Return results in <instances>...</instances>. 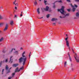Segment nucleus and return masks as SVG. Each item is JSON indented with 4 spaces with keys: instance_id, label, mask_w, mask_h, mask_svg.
<instances>
[{
    "instance_id": "052dcab7",
    "label": "nucleus",
    "mask_w": 79,
    "mask_h": 79,
    "mask_svg": "<svg viewBox=\"0 0 79 79\" xmlns=\"http://www.w3.org/2000/svg\"><path fill=\"white\" fill-rule=\"evenodd\" d=\"M0 32H2V31L0 30Z\"/></svg>"
},
{
    "instance_id": "8fccbe9b",
    "label": "nucleus",
    "mask_w": 79,
    "mask_h": 79,
    "mask_svg": "<svg viewBox=\"0 0 79 79\" xmlns=\"http://www.w3.org/2000/svg\"><path fill=\"white\" fill-rule=\"evenodd\" d=\"M23 16V15L22 14H21L20 15V16L21 17V16Z\"/></svg>"
},
{
    "instance_id": "e2e57ef3",
    "label": "nucleus",
    "mask_w": 79,
    "mask_h": 79,
    "mask_svg": "<svg viewBox=\"0 0 79 79\" xmlns=\"http://www.w3.org/2000/svg\"><path fill=\"white\" fill-rule=\"evenodd\" d=\"M40 1H41V0H39Z\"/></svg>"
},
{
    "instance_id": "2eb2a0df",
    "label": "nucleus",
    "mask_w": 79,
    "mask_h": 79,
    "mask_svg": "<svg viewBox=\"0 0 79 79\" xmlns=\"http://www.w3.org/2000/svg\"><path fill=\"white\" fill-rule=\"evenodd\" d=\"M76 16L77 17H79V13L78 12L76 14Z\"/></svg>"
},
{
    "instance_id": "dca6fc26",
    "label": "nucleus",
    "mask_w": 79,
    "mask_h": 79,
    "mask_svg": "<svg viewBox=\"0 0 79 79\" xmlns=\"http://www.w3.org/2000/svg\"><path fill=\"white\" fill-rule=\"evenodd\" d=\"M40 9L39 8L37 9V12H38V14H40V11H39Z\"/></svg>"
},
{
    "instance_id": "603ef678",
    "label": "nucleus",
    "mask_w": 79,
    "mask_h": 79,
    "mask_svg": "<svg viewBox=\"0 0 79 79\" xmlns=\"http://www.w3.org/2000/svg\"><path fill=\"white\" fill-rule=\"evenodd\" d=\"M16 16H17L16 15H15V18H16Z\"/></svg>"
},
{
    "instance_id": "6e6552de",
    "label": "nucleus",
    "mask_w": 79,
    "mask_h": 79,
    "mask_svg": "<svg viewBox=\"0 0 79 79\" xmlns=\"http://www.w3.org/2000/svg\"><path fill=\"white\" fill-rule=\"evenodd\" d=\"M57 20H58V19L56 18H52L51 20V21H57Z\"/></svg>"
},
{
    "instance_id": "9b49d317",
    "label": "nucleus",
    "mask_w": 79,
    "mask_h": 79,
    "mask_svg": "<svg viewBox=\"0 0 79 79\" xmlns=\"http://www.w3.org/2000/svg\"><path fill=\"white\" fill-rule=\"evenodd\" d=\"M18 66V64H14L13 65V67H16V66Z\"/></svg>"
},
{
    "instance_id": "aec40b11",
    "label": "nucleus",
    "mask_w": 79,
    "mask_h": 79,
    "mask_svg": "<svg viewBox=\"0 0 79 79\" xmlns=\"http://www.w3.org/2000/svg\"><path fill=\"white\" fill-rule=\"evenodd\" d=\"M3 19V17L0 15V19Z\"/></svg>"
},
{
    "instance_id": "6e6d98bb",
    "label": "nucleus",
    "mask_w": 79,
    "mask_h": 79,
    "mask_svg": "<svg viewBox=\"0 0 79 79\" xmlns=\"http://www.w3.org/2000/svg\"><path fill=\"white\" fill-rule=\"evenodd\" d=\"M12 50H15V48H12Z\"/></svg>"
},
{
    "instance_id": "72a5a7b5",
    "label": "nucleus",
    "mask_w": 79,
    "mask_h": 79,
    "mask_svg": "<svg viewBox=\"0 0 79 79\" xmlns=\"http://www.w3.org/2000/svg\"><path fill=\"white\" fill-rule=\"evenodd\" d=\"M72 71H74V68L72 67Z\"/></svg>"
},
{
    "instance_id": "a19ab883",
    "label": "nucleus",
    "mask_w": 79,
    "mask_h": 79,
    "mask_svg": "<svg viewBox=\"0 0 79 79\" xmlns=\"http://www.w3.org/2000/svg\"><path fill=\"white\" fill-rule=\"evenodd\" d=\"M67 1L68 2H70V0H67Z\"/></svg>"
},
{
    "instance_id": "4be33fe9",
    "label": "nucleus",
    "mask_w": 79,
    "mask_h": 79,
    "mask_svg": "<svg viewBox=\"0 0 79 79\" xmlns=\"http://www.w3.org/2000/svg\"><path fill=\"white\" fill-rule=\"evenodd\" d=\"M23 67H21L19 70H20V71H21V70H23Z\"/></svg>"
},
{
    "instance_id": "680f3d73",
    "label": "nucleus",
    "mask_w": 79,
    "mask_h": 79,
    "mask_svg": "<svg viewBox=\"0 0 79 79\" xmlns=\"http://www.w3.org/2000/svg\"><path fill=\"white\" fill-rule=\"evenodd\" d=\"M22 13H23V12H21V14H22Z\"/></svg>"
},
{
    "instance_id": "09e8293b",
    "label": "nucleus",
    "mask_w": 79,
    "mask_h": 79,
    "mask_svg": "<svg viewBox=\"0 0 79 79\" xmlns=\"http://www.w3.org/2000/svg\"><path fill=\"white\" fill-rule=\"evenodd\" d=\"M42 18H43V17H42L41 18H39V19H42Z\"/></svg>"
},
{
    "instance_id": "a211bd4d",
    "label": "nucleus",
    "mask_w": 79,
    "mask_h": 79,
    "mask_svg": "<svg viewBox=\"0 0 79 79\" xmlns=\"http://www.w3.org/2000/svg\"><path fill=\"white\" fill-rule=\"evenodd\" d=\"M3 38H1L0 39V42H2V41H3Z\"/></svg>"
},
{
    "instance_id": "c85d7f7f",
    "label": "nucleus",
    "mask_w": 79,
    "mask_h": 79,
    "mask_svg": "<svg viewBox=\"0 0 79 79\" xmlns=\"http://www.w3.org/2000/svg\"><path fill=\"white\" fill-rule=\"evenodd\" d=\"M10 63H13V59H12L11 60H10Z\"/></svg>"
},
{
    "instance_id": "f03ea898",
    "label": "nucleus",
    "mask_w": 79,
    "mask_h": 79,
    "mask_svg": "<svg viewBox=\"0 0 79 79\" xmlns=\"http://www.w3.org/2000/svg\"><path fill=\"white\" fill-rule=\"evenodd\" d=\"M25 52H24L22 54V56L23 57H21L19 59V62H22L23 61V64L24 65L26 61V60L27 59V57L26 56H25L24 55L25 54Z\"/></svg>"
},
{
    "instance_id": "0eeeda50",
    "label": "nucleus",
    "mask_w": 79,
    "mask_h": 79,
    "mask_svg": "<svg viewBox=\"0 0 79 79\" xmlns=\"http://www.w3.org/2000/svg\"><path fill=\"white\" fill-rule=\"evenodd\" d=\"M70 5H71V6H72V7L73 8V9L72 10V11L73 12L75 11V10H76V8H74V6H73V5L71 4Z\"/></svg>"
},
{
    "instance_id": "4c0bfd02",
    "label": "nucleus",
    "mask_w": 79,
    "mask_h": 79,
    "mask_svg": "<svg viewBox=\"0 0 79 79\" xmlns=\"http://www.w3.org/2000/svg\"><path fill=\"white\" fill-rule=\"evenodd\" d=\"M58 2H59V3H61V2H62V1H61V0H60L58 1Z\"/></svg>"
},
{
    "instance_id": "338daca9",
    "label": "nucleus",
    "mask_w": 79,
    "mask_h": 79,
    "mask_svg": "<svg viewBox=\"0 0 79 79\" xmlns=\"http://www.w3.org/2000/svg\"><path fill=\"white\" fill-rule=\"evenodd\" d=\"M59 24H60V23H59Z\"/></svg>"
},
{
    "instance_id": "bf43d9fd",
    "label": "nucleus",
    "mask_w": 79,
    "mask_h": 79,
    "mask_svg": "<svg viewBox=\"0 0 79 79\" xmlns=\"http://www.w3.org/2000/svg\"><path fill=\"white\" fill-rule=\"evenodd\" d=\"M3 8V7L2 6L1 7V8Z\"/></svg>"
},
{
    "instance_id": "4d7b16f0",
    "label": "nucleus",
    "mask_w": 79,
    "mask_h": 79,
    "mask_svg": "<svg viewBox=\"0 0 79 79\" xmlns=\"http://www.w3.org/2000/svg\"><path fill=\"white\" fill-rule=\"evenodd\" d=\"M72 51L73 52V53H74V50H73Z\"/></svg>"
},
{
    "instance_id": "e433bc0d",
    "label": "nucleus",
    "mask_w": 79,
    "mask_h": 79,
    "mask_svg": "<svg viewBox=\"0 0 79 79\" xmlns=\"http://www.w3.org/2000/svg\"><path fill=\"white\" fill-rule=\"evenodd\" d=\"M15 6H18V3H16L15 4Z\"/></svg>"
},
{
    "instance_id": "c03bdc74",
    "label": "nucleus",
    "mask_w": 79,
    "mask_h": 79,
    "mask_svg": "<svg viewBox=\"0 0 79 79\" xmlns=\"http://www.w3.org/2000/svg\"><path fill=\"white\" fill-rule=\"evenodd\" d=\"M10 71H8L7 72V73H10Z\"/></svg>"
},
{
    "instance_id": "2f4dec72",
    "label": "nucleus",
    "mask_w": 79,
    "mask_h": 79,
    "mask_svg": "<svg viewBox=\"0 0 79 79\" xmlns=\"http://www.w3.org/2000/svg\"><path fill=\"white\" fill-rule=\"evenodd\" d=\"M47 1H46V0H44V3L46 4V3H47Z\"/></svg>"
},
{
    "instance_id": "4468645a",
    "label": "nucleus",
    "mask_w": 79,
    "mask_h": 79,
    "mask_svg": "<svg viewBox=\"0 0 79 79\" xmlns=\"http://www.w3.org/2000/svg\"><path fill=\"white\" fill-rule=\"evenodd\" d=\"M4 25V23H0V27H2V26H3Z\"/></svg>"
},
{
    "instance_id": "ea45409f",
    "label": "nucleus",
    "mask_w": 79,
    "mask_h": 79,
    "mask_svg": "<svg viewBox=\"0 0 79 79\" xmlns=\"http://www.w3.org/2000/svg\"><path fill=\"white\" fill-rule=\"evenodd\" d=\"M16 2H14L13 3V4H14V5H15V4H16Z\"/></svg>"
},
{
    "instance_id": "79ce46f5",
    "label": "nucleus",
    "mask_w": 79,
    "mask_h": 79,
    "mask_svg": "<svg viewBox=\"0 0 79 79\" xmlns=\"http://www.w3.org/2000/svg\"><path fill=\"white\" fill-rule=\"evenodd\" d=\"M20 50H23V48H20Z\"/></svg>"
},
{
    "instance_id": "7c9ffc66",
    "label": "nucleus",
    "mask_w": 79,
    "mask_h": 79,
    "mask_svg": "<svg viewBox=\"0 0 79 79\" xmlns=\"http://www.w3.org/2000/svg\"><path fill=\"white\" fill-rule=\"evenodd\" d=\"M2 52L3 53H5L6 52V51H5V50H3Z\"/></svg>"
},
{
    "instance_id": "49530a36",
    "label": "nucleus",
    "mask_w": 79,
    "mask_h": 79,
    "mask_svg": "<svg viewBox=\"0 0 79 79\" xmlns=\"http://www.w3.org/2000/svg\"><path fill=\"white\" fill-rule=\"evenodd\" d=\"M31 53L30 52V55H29V58H30V57L31 56Z\"/></svg>"
},
{
    "instance_id": "39448f33",
    "label": "nucleus",
    "mask_w": 79,
    "mask_h": 79,
    "mask_svg": "<svg viewBox=\"0 0 79 79\" xmlns=\"http://www.w3.org/2000/svg\"><path fill=\"white\" fill-rule=\"evenodd\" d=\"M8 25L7 24H6L5 28L4 29V31H6L8 29Z\"/></svg>"
},
{
    "instance_id": "1a4fd4ad",
    "label": "nucleus",
    "mask_w": 79,
    "mask_h": 79,
    "mask_svg": "<svg viewBox=\"0 0 79 79\" xmlns=\"http://www.w3.org/2000/svg\"><path fill=\"white\" fill-rule=\"evenodd\" d=\"M19 71H20V70L18 69V68H17L15 69V72H19Z\"/></svg>"
},
{
    "instance_id": "b1692460",
    "label": "nucleus",
    "mask_w": 79,
    "mask_h": 79,
    "mask_svg": "<svg viewBox=\"0 0 79 79\" xmlns=\"http://www.w3.org/2000/svg\"><path fill=\"white\" fill-rule=\"evenodd\" d=\"M8 59H6L5 60V62L6 63H7V62H8Z\"/></svg>"
},
{
    "instance_id": "5fc2aeb1",
    "label": "nucleus",
    "mask_w": 79,
    "mask_h": 79,
    "mask_svg": "<svg viewBox=\"0 0 79 79\" xmlns=\"http://www.w3.org/2000/svg\"><path fill=\"white\" fill-rule=\"evenodd\" d=\"M60 18H62V17H61V16H60Z\"/></svg>"
},
{
    "instance_id": "6ab92c4d",
    "label": "nucleus",
    "mask_w": 79,
    "mask_h": 79,
    "mask_svg": "<svg viewBox=\"0 0 79 79\" xmlns=\"http://www.w3.org/2000/svg\"><path fill=\"white\" fill-rule=\"evenodd\" d=\"M46 17L47 18H48L50 17V14H48L47 15H46Z\"/></svg>"
},
{
    "instance_id": "c9c22d12",
    "label": "nucleus",
    "mask_w": 79,
    "mask_h": 79,
    "mask_svg": "<svg viewBox=\"0 0 79 79\" xmlns=\"http://www.w3.org/2000/svg\"><path fill=\"white\" fill-rule=\"evenodd\" d=\"M15 73H13L12 74V76H15Z\"/></svg>"
},
{
    "instance_id": "f3484780",
    "label": "nucleus",
    "mask_w": 79,
    "mask_h": 79,
    "mask_svg": "<svg viewBox=\"0 0 79 79\" xmlns=\"http://www.w3.org/2000/svg\"><path fill=\"white\" fill-rule=\"evenodd\" d=\"M6 70H8V65L6 66Z\"/></svg>"
},
{
    "instance_id": "ddd939ff",
    "label": "nucleus",
    "mask_w": 79,
    "mask_h": 79,
    "mask_svg": "<svg viewBox=\"0 0 79 79\" xmlns=\"http://www.w3.org/2000/svg\"><path fill=\"white\" fill-rule=\"evenodd\" d=\"M67 65V62L65 61L64 62V67H66Z\"/></svg>"
},
{
    "instance_id": "a878e982",
    "label": "nucleus",
    "mask_w": 79,
    "mask_h": 79,
    "mask_svg": "<svg viewBox=\"0 0 79 79\" xmlns=\"http://www.w3.org/2000/svg\"><path fill=\"white\" fill-rule=\"evenodd\" d=\"M8 77V79H11V78H12V77Z\"/></svg>"
},
{
    "instance_id": "a18cd8bd",
    "label": "nucleus",
    "mask_w": 79,
    "mask_h": 79,
    "mask_svg": "<svg viewBox=\"0 0 79 79\" xmlns=\"http://www.w3.org/2000/svg\"><path fill=\"white\" fill-rule=\"evenodd\" d=\"M15 10H17V7L16 6L15 7Z\"/></svg>"
},
{
    "instance_id": "7ed1b4c3",
    "label": "nucleus",
    "mask_w": 79,
    "mask_h": 79,
    "mask_svg": "<svg viewBox=\"0 0 79 79\" xmlns=\"http://www.w3.org/2000/svg\"><path fill=\"white\" fill-rule=\"evenodd\" d=\"M74 58L77 63H79V57L77 55V54L75 53V55H74Z\"/></svg>"
},
{
    "instance_id": "473e14b6",
    "label": "nucleus",
    "mask_w": 79,
    "mask_h": 79,
    "mask_svg": "<svg viewBox=\"0 0 79 79\" xmlns=\"http://www.w3.org/2000/svg\"><path fill=\"white\" fill-rule=\"evenodd\" d=\"M74 6H75V7H76V8H77V5L76 4H74Z\"/></svg>"
},
{
    "instance_id": "58836bf2",
    "label": "nucleus",
    "mask_w": 79,
    "mask_h": 79,
    "mask_svg": "<svg viewBox=\"0 0 79 79\" xmlns=\"http://www.w3.org/2000/svg\"><path fill=\"white\" fill-rule=\"evenodd\" d=\"M52 24L53 25V26H55L56 23H53Z\"/></svg>"
},
{
    "instance_id": "f257e3e1",
    "label": "nucleus",
    "mask_w": 79,
    "mask_h": 79,
    "mask_svg": "<svg viewBox=\"0 0 79 79\" xmlns=\"http://www.w3.org/2000/svg\"><path fill=\"white\" fill-rule=\"evenodd\" d=\"M64 6H62L61 9L58 10V11H60L61 14L62 15V18H65L66 16H69V14H67L66 15L64 14Z\"/></svg>"
},
{
    "instance_id": "9d476101",
    "label": "nucleus",
    "mask_w": 79,
    "mask_h": 79,
    "mask_svg": "<svg viewBox=\"0 0 79 79\" xmlns=\"http://www.w3.org/2000/svg\"><path fill=\"white\" fill-rule=\"evenodd\" d=\"M68 55L69 56L70 61H72V60H71V56H70V54H69L68 53Z\"/></svg>"
},
{
    "instance_id": "f704fd0d",
    "label": "nucleus",
    "mask_w": 79,
    "mask_h": 79,
    "mask_svg": "<svg viewBox=\"0 0 79 79\" xmlns=\"http://www.w3.org/2000/svg\"><path fill=\"white\" fill-rule=\"evenodd\" d=\"M75 2H79V0H75Z\"/></svg>"
},
{
    "instance_id": "f8f14e48",
    "label": "nucleus",
    "mask_w": 79,
    "mask_h": 79,
    "mask_svg": "<svg viewBox=\"0 0 79 79\" xmlns=\"http://www.w3.org/2000/svg\"><path fill=\"white\" fill-rule=\"evenodd\" d=\"M10 24L11 26H13V21H11L10 22Z\"/></svg>"
},
{
    "instance_id": "0e129e2a",
    "label": "nucleus",
    "mask_w": 79,
    "mask_h": 79,
    "mask_svg": "<svg viewBox=\"0 0 79 79\" xmlns=\"http://www.w3.org/2000/svg\"><path fill=\"white\" fill-rule=\"evenodd\" d=\"M11 68H10V69Z\"/></svg>"
},
{
    "instance_id": "c756f323",
    "label": "nucleus",
    "mask_w": 79,
    "mask_h": 79,
    "mask_svg": "<svg viewBox=\"0 0 79 79\" xmlns=\"http://www.w3.org/2000/svg\"><path fill=\"white\" fill-rule=\"evenodd\" d=\"M4 69H3L2 71V74H3V72H4Z\"/></svg>"
},
{
    "instance_id": "de8ad7c7",
    "label": "nucleus",
    "mask_w": 79,
    "mask_h": 79,
    "mask_svg": "<svg viewBox=\"0 0 79 79\" xmlns=\"http://www.w3.org/2000/svg\"><path fill=\"white\" fill-rule=\"evenodd\" d=\"M71 65L72 66V67H73V64H71Z\"/></svg>"
},
{
    "instance_id": "3c124183",
    "label": "nucleus",
    "mask_w": 79,
    "mask_h": 79,
    "mask_svg": "<svg viewBox=\"0 0 79 79\" xmlns=\"http://www.w3.org/2000/svg\"><path fill=\"white\" fill-rule=\"evenodd\" d=\"M15 53H18V51H16V52H15Z\"/></svg>"
},
{
    "instance_id": "412c9836",
    "label": "nucleus",
    "mask_w": 79,
    "mask_h": 79,
    "mask_svg": "<svg viewBox=\"0 0 79 79\" xmlns=\"http://www.w3.org/2000/svg\"><path fill=\"white\" fill-rule=\"evenodd\" d=\"M34 4L35 5H37V3L36 1L34 2Z\"/></svg>"
},
{
    "instance_id": "774afa93",
    "label": "nucleus",
    "mask_w": 79,
    "mask_h": 79,
    "mask_svg": "<svg viewBox=\"0 0 79 79\" xmlns=\"http://www.w3.org/2000/svg\"><path fill=\"white\" fill-rule=\"evenodd\" d=\"M74 79H75V77L74 78Z\"/></svg>"
},
{
    "instance_id": "393cba45",
    "label": "nucleus",
    "mask_w": 79,
    "mask_h": 79,
    "mask_svg": "<svg viewBox=\"0 0 79 79\" xmlns=\"http://www.w3.org/2000/svg\"><path fill=\"white\" fill-rule=\"evenodd\" d=\"M2 61H1L0 62V67L2 66Z\"/></svg>"
},
{
    "instance_id": "cd10ccee",
    "label": "nucleus",
    "mask_w": 79,
    "mask_h": 79,
    "mask_svg": "<svg viewBox=\"0 0 79 79\" xmlns=\"http://www.w3.org/2000/svg\"><path fill=\"white\" fill-rule=\"evenodd\" d=\"M67 11H68L69 12H70V11H71V9H67Z\"/></svg>"
},
{
    "instance_id": "5701e85b",
    "label": "nucleus",
    "mask_w": 79,
    "mask_h": 79,
    "mask_svg": "<svg viewBox=\"0 0 79 79\" xmlns=\"http://www.w3.org/2000/svg\"><path fill=\"white\" fill-rule=\"evenodd\" d=\"M55 3L54 2V3H53V4L54 5V6H53V8H55Z\"/></svg>"
},
{
    "instance_id": "37998d69",
    "label": "nucleus",
    "mask_w": 79,
    "mask_h": 79,
    "mask_svg": "<svg viewBox=\"0 0 79 79\" xmlns=\"http://www.w3.org/2000/svg\"><path fill=\"white\" fill-rule=\"evenodd\" d=\"M68 37L66 38L65 39V40H68Z\"/></svg>"
},
{
    "instance_id": "13d9d810",
    "label": "nucleus",
    "mask_w": 79,
    "mask_h": 79,
    "mask_svg": "<svg viewBox=\"0 0 79 79\" xmlns=\"http://www.w3.org/2000/svg\"><path fill=\"white\" fill-rule=\"evenodd\" d=\"M66 36H67V37L68 36V35L67 34L66 35Z\"/></svg>"
},
{
    "instance_id": "20e7f679",
    "label": "nucleus",
    "mask_w": 79,
    "mask_h": 79,
    "mask_svg": "<svg viewBox=\"0 0 79 79\" xmlns=\"http://www.w3.org/2000/svg\"><path fill=\"white\" fill-rule=\"evenodd\" d=\"M66 44L67 46V47L69 50H73L74 49L73 48L70 47H69V42H68V41H66Z\"/></svg>"
},
{
    "instance_id": "69168bd1",
    "label": "nucleus",
    "mask_w": 79,
    "mask_h": 79,
    "mask_svg": "<svg viewBox=\"0 0 79 79\" xmlns=\"http://www.w3.org/2000/svg\"><path fill=\"white\" fill-rule=\"evenodd\" d=\"M75 19H76V18H75Z\"/></svg>"
},
{
    "instance_id": "bb28decb",
    "label": "nucleus",
    "mask_w": 79,
    "mask_h": 79,
    "mask_svg": "<svg viewBox=\"0 0 79 79\" xmlns=\"http://www.w3.org/2000/svg\"><path fill=\"white\" fill-rule=\"evenodd\" d=\"M12 58H13V56H11L10 58V61L11 60H13V59H12Z\"/></svg>"
},
{
    "instance_id": "864d4df0",
    "label": "nucleus",
    "mask_w": 79,
    "mask_h": 79,
    "mask_svg": "<svg viewBox=\"0 0 79 79\" xmlns=\"http://www.w3.org/2000/svg\"><path fill=\"white\" fill-rule=\"evenodd\" d=\"M16 0H15L14 2H15V3H16Z\"/></svg>"
},
{
    "instance_id": "423d86ee",
    "label": "nucleus",
    "mask_w": 79,
    "mask_h": 79,
    "mask_svg": "<svg viewBox=\"0 0 79 79\" xmlns=\"http://www.w3.org/2000/svg\"><path fill=\"white\" fill-rule=\"evenodd\" d=\"M49 9V7L48 6H47L45 8H44V11H48V9Z\"/></svg>"
}]
</instances>
